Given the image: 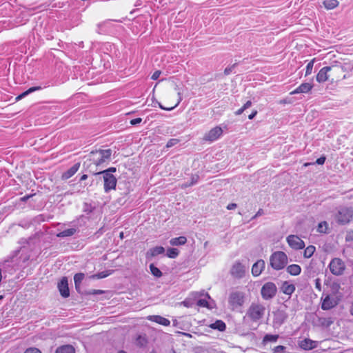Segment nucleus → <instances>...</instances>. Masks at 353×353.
<instances>
[{"mask_svg":"<svg viewBox=\"0 0 353 353\" xmlns=\"http://www.w3.org/2000/svg\"><path fill=\"white\" fill-rule=\"evenodd\" d=\"M265 307L260 303H252L248 307L244 319H248L252 322H258L264 316Z\"/></svg>","mask_w":353,"mask_h":353,"instance_id":"1","label":"nucleus"},{"mask_svg":"<svg viewBox=\"0 0 353 353\" xmlns=\"http://www.w3.org/2000/svg\"><path fill=\"white\" fill-rule=\"evenodd\" d=\"M288 263V256L282 251H276L272 253L270 257V264L275 270L283 269Z\"/></svg>","mask_w":353,"mask_h":353,"instance_id":"2","label":"nucleus"},{"mask_svg":"<svg viewBox=\"0 0 353 353\" xmlns=\"http://www.w3.org/2000/svg\"><path fill=\"white\" fill-rule=\"evenodd\" d=\"M111 154L112 150L110 149L95 150L90 153L89 159L95 165L99 166L109 160Z\"/></svg>","mask_w":353,"mask_h":353,"instance_id":"3","label":"nucleus"},{"mask_svg":"<svg viewBox=\"0 0 353 353\" xmlns=\"http://www.w3.org/2000/svg\"><path fill=\"white\" fill-rule=\"evenodd\" d=\"M229 304L233 309L241 307L245 302V294L240 291H233L230 294Z\"/></svg>","mask_w":353,"mask_h":353,"instance_id":"4","label":"nucleus"},{"mask_svg":"<svg viewBox=\"0 0 353 353\" xmlns=\"http://www.w3.org/2000/svg\"><path fill=\"white\" fill-rule=\"evenodd\" d=\"M329 268L332 274L340 276L343 274L345 269V265L341 259L334 258L330 261Z\"/></svg>","mask_w":353,"mask_h":353,"instance_id":"5","label":"nucleus"},{"mask_svg":"<svg viewBox=\"0 0 353 353\" xmlns=\"http://www.w3.org/2000/svg\"><path fill=\"white\" fill-rule=\"evenodd\" d=\"M353 219V208H344L340 210L336 216L337 222L345 225L348 223Z\"/></svg>","mask_w":353,"mask_h":353,"instance_id":"6","label":"nucleus"},{"mask_svg":"<svg viewBox=\"0 0 353 353\" xmlns=\"http://www.w3.org/2000/svg\"><path fill=\"white\" fill-rule=\"evenodd\" d=\"M277 291L276 285L272 282L265 283L261 288V294L265 300L272 299Z\"/></svg>","mask_w":353,"mask_h":353,"instance_id":"7","label":"nucleus"},{"mask_svg":"<svg viewBox=\"0 0 353 353\" xmlns=\"http://www.w3.org/2000/svg\"><path fill=\"white\" fill-rule=\"evenodd\" d=\"M104 180V191L109 192L112 190H115L117 180L116 177L110 173H105L103 174Z\"/></svg>","mask_w":353,"mask_h":353,"instance_id":"8","label":"nucleus"},{"mask_svg":"<svg viewBox=\"0 0 353 353\" xmlns=\"http://www.w3.org/2000/svg\"><path fill=\"white\" fill-rule=\"evenodd\" d=\"M334 68H338L337 65H332L330 66H325L322 68L318 72L316 77V79L319 83H323L328 79V72Z\"/></svg>","mask_w":353,"mask_h":353,"instance_id":"9","label":"nucleus"},{"mask_svg":"<svg viewBox=\"0 0 353 353\" xmlns=\"http://www.w3.org/2000/svg\"><path fill=\"white\" fill-rule=\"evenodd\" d=\"M223 133L222 128L219 126H216L212 129H211L208 132H207L203 139L206 141L212 142L218 139Z\"/></svg>","mask_w":353,"mask_h":353,"instance_id":"10","label":"nucleus"},{"mask_svg":"<svg viewBox=\"0 0 353 353\" xmlns=\"http://www.w3.org/2000/svg\"><path fill=\"white\" fill-rule=\"evenodd\" d=\"M287 241L289 245L295 250L303 249L305 243L299 237L295 235H290L287 237Z\"/></svg>","mask_w":353,"mask_h":353,"instance_id":"11","label":"nucleus"},{"mask_svg":"<svg viewBox=\"0 0 353 353\" xmlns=\"http://www.w3.org/2000/svg\"><path fill=\"white\" fill-rule=\"evenodd\" d=\"M245 272V267L240 262H236L232 267L231 274L236 278H242Z\"/></svg>","mask_w":353,"mask_h":353,"instance_id":"12","label":"nucleus"},{"mask_svg":"<svg viewBox=\"0 0 353 353\" xmlns=\"http://www.w3.org/2000/svg\"><path fill=\"white\" fill-rule=\"evenodd\" d=\"M58 289L61 295L67 298L70 296V290L68 288V282L67 277H63L61 281L58 283Z\"/></svg>","mask_w":353,"mask_h":353,"instance_id":"13","label":"nucleus"},{"mask_svg":"<svg viewBox=\"0 0 353 353\" xmlns=\"http://www.w3.org/2000/svg\"><path fill=\"white\" fill-rule=\"evenodd\" d=\"M321 309L323 310H329L334 307L337 304L334 299H331L330 295H327L324 299L321 298Z\"/></svg>","mask_w":353,"mask_h":353,"instance_id":"14","label":"nucleus"},{"mask_svg":"<svg viewBox=\"0 0 353 353\" xmlns=\"http://www.w3.org/2000/svg\"><path fill=\"white\" fill-rule=\"evenodd\" d=\"M265 267V261L262 259L258 260L252 268V274L254 276H259Z\"/></svg>","mask_w":353,"mask_h":353,"instance_id":"15","label":"nucleus"},{"mask_svg":"<svg viewBox=\"0 0 353 353\" xmlns=\"http://www.w3.org/2000/svg\"><path fill=\"white\" fill-rule=\"evenodd\" d=\"M299 345L301 348L305 350H312L317 347V341L310 339H305L299 342Z\"/></svg>","mask_w":353,"mask_h":353,"instance_id":"16","label":"nucleus"},{"mask_svg":"<svg viewBox=\"0 0 353 353\" xmlns=\"http://www.w3.org/2000/svg\"><path fill=\"white\" fill-rule=\"evenodd\" d=\"M147 319L149 321L155 322L158 324L164 325V326H168L170 324V321L169 319L163 317L159 315H150L147 317Z\"/></svg>","mask_w":353,"mask_h":353,"instance_id":"17","label":"nucleus"},{"mask_svg":"<svg viewBox=\"0 0 353 353\" xmlns=\"http://www.w3.org/2000/svg\"><path fill=\"white\" fill-rule=\"evenodd\" d=\"M313 88V85L310 83H303L299 87H297L290 94H299V93H308Z\"/></svg>","mask_w":353,"mask_h":353,"instance_id":"18","label":"nucleus"},{"mask_svg":"<svg viewBox=\"0 0 353 353\" xmlns=\"http://www.w3.org/2000/svg\"><path fill=\"white\" fill-rule=\"evenodd\" d=\"M80 163H76L70 169L62 174L61 178L66 180L72 177L79 169Z\"/></svg>","mask_w":353,"mask_h":353,"instance_id":"19","label":"nucleus"},{"mask_svg":"<svg viewBox=\"0 0 353 353\" xmlns=\"http://www.w3.org/2000/svg\"><path fill=\"white\" fill-rule=\"evenodd\" d=\"M295 289V285L288 281H284L281 287L282 292L290 296L294 292Z\"/></svg>","mask_w":353,"mask_h":353,"instance_id":"20","label":"nucleus"},{"mask_svg":"<svg viewBox=\"0 0 353 353\" xmlns=\"http://www.w3.org/2000/svg\"><path fill=\"white\" fill-rule=\"evenodd\" d=\"M199 296H205L203 299H199L197 302L196 305L200 307H210L209 303L208 302L206 299H210V296L208 293L203 292H196V293Z\"/></svg>","mask_w":353,"mask_h":353,"instance_id":"21","label":"nucleus"},{"mask_svg":"<svg viewBox=\"0 0 353 353\" xmlns=\"http://www.w3.org/2000/svg\"><path fill=\"white\" fill-rule=\"evenodd\" d=\"M164 252H165V249L163 247L157 246V247H154V248L149 250L147 252L146 255H147V257H149V256L153 257V256H157L159 254H161L164 253Z\"/></svg>","mask_w":353,"mask_h":353,"instance_id":"22","label":"nucleus"},{"mask_svg":"<svg viewBox=\"0 0 353 353\" xmlns=\"http://www.w3.org/2000/svg\"><path fill=\"white\" fill-rule=\"evenodd\" d=\"M338 65V68H334L336 71L339 69H341L344 72H349L353 70V62L352 61L345 62L343 63H339V65Z\"/></svg>","mask_w":353,"mask_h":353,"instance_id":"23","label":"nucleus"},{"mask_svg":"<svg viewBox=\"0 0 353 353\" xmlns=\"http://www.w3.org/2000/svg\"><path fill=\"white\" fill-rule=\"evenodd\" d=\"M318 322L321 326L329 327L334 323V319L332 317H319Z\"/></svg>","mask_w":353,"mask_h":353,"instance_id":"24","label":"nucleus"},{"mask_svg":"<svg viewBox=\"0 0 353 353\" xmlns=\"http://www.w3.org/2000/svg\"><path fill=\"white\" fill-rule=\"evenodd\" d=\"M287 272L293 276L299 275L301 272V268L297 264L290 265L287 268Z\"/></svg>","mask_w":353,"mask_h":353,"instance_id":"25","label":"nucleus"},{"mask_svg":"<svg viewBox=\"0 0 353 353\" xmlns=\"http://www.w3.org/2000/svg\"><path fill=\"white\" fill-rule=\"evenodd\" d=\"M187 242V239L184 236H181L176 238H172L170 241L171 245L177 246L184 245Z\"/></svg>","mask_w":353,"mask_h":353,"instance_id":"26","label":"nucleus"},{"mask_svg":"<svg viewBox=\"0 0 353 353\" xmlns=\"http://www.w3.org/2000/svg\"><path fill=\"white\" fill-rule=\"evenodd\" d=\"M74 348L70 345H65L58 347L56 353H74Z\"/></svg>","mask_w":353,"mask_h":353,"instance_id":"27","label":"nucleus"},{"mask_svg":"<svg viewBox=\"0 0 353 353\" xmlns=\"http://www.w3.org/2000/svg\"><path fill=\"white\" fill-rule=\"evenodd\" d=\"M76 232H77L76 228H69V229H66V230L58 233L57 236L58 237H61V238L71 236L74 235L76 233Z\"/></svg>","mask_w":353,"mask_h":353,"instance_id":"28","label":"nucleus"},{"mask_svg":"<svg viewBox=\"0 0 353 353\" xmlns=\"http://www.w3.org/2000/svg\"><path fill=\"white\" fill-rule=\"evenodd\" d=\"M323 4L327 10H332L338 6L339 1L337 0H324Z\"/></svg>","mask_w":353,"mask_h":353,"instance_id":"29","label":"nucleus"},{"mask_svg":"<svg viewBox=\"0 0 353 353\" xmlns=\"http://www.w3.org/2000/svg\"><path fill=\"white\" fill-rule=\"evenodd\" d=\"M84 274L83 273H77L74 276V281L76 289L78 290V289L80 287V285L81 283V281L84 279Z\"/></svg>","mask_w":353,"mask_h":353,"instance_id":"30","label":"nucleus"},{"mask_svg":"<svg viewBox=\"0 0 353 353\" xmlns=\"http://www.w3.org/2000/svg\"><path fill=\"white\" fill-rule=\"evenodd\" d=\"M210 327L219 331H223L225 330L226 325L223 321L217 320L215 321V323H212Z\"/></svg>","mask_w":353,"mask_h":353,"instance_id":"31","label":"nucleus"},{"mask_svg":"<svg viewBox=\"0 0 353 353\" xmlns=\"http://www.w3.org/2000/svg\"><path fill=\"white\" fill-rule=\"evenodd\" d=\"M279 339V335L277 334H266L263 337V343L265 345L266 343L269 342H276L277 339Z\"/></svg>","mask_w":353,"mask_h":353,"instance_id":"32","label":"nucleus"},{"mask_svg":"<svg viewBox=\"0 0 353 353\" xmlns=\"http://www.w3.org/2000/svg\"><path fill=\"white\" fill-rule=\"evenodd\" d=\"M315 250L316 248L314 245L307 246L304 250V257L307 259L310 258L314 253Z\"/></svg>","mask_w":353,"mask_h":353,"instance_id":"33","label":"nucleus"},{"mask_svg":"<svg viewBox=\"0 0 353 353\" xmlns=\"http://www.w3.org/2000/svg\"><path fill=\"white\" fill-rule=\"evenodd\" d=\"M150 270L152 274L154 276L159 278L162 276V272H161V270L157 267H156L153 263L150 265Z\"/></svg>","mask_w":353,"mask_h":353,"instance_id":"34","label":"nucleus"},{"mask_svg":"<svg viewBox=\"0 0 353 353\" xmlns=\"http://www.w3.org/2000/svg\"><path fill=\"white\" fill-rule=\"evenodd\" d=\"M328 229V224L326 221H321L319 223L317 232L319 233H327Z\"/></svg>","mask_w":353,"mask_h":353,"instance_id":"35","label":"nucleus"},{"mask_svg":"<svg viewBox=\"0 0 353 353\" xmlns=\"http://www.w3.org/2000/svg\"><path fill=\"white\" fill-rule=\"evenodd\" d=\"M179 254V251L176 248H168L167 250V256L169 258L174 259L176 258Z\"/></svg>","mask_w":353,"mask_h":353,"instance_id":"36","label":"nucleus"},{"mask_svg":"<svg viewBox=\"0 0 353 353\" xmlns=\"http://www.w3.org/2000/svg\"><path fill=\"white\" fill-rule=\"evenodd\" d=\"M41 86H34V87H31L28 90H27L26 91L23 92V93H21L20 94L21 97H22V99L25 97H26L28 94L34 92V91H37V90H41Z\"/></svg>","mask_w":353,"mask_h":353,"instance_id":"37","label":"nucleus"},{"mask_svg":"<svg viewBox=\"0 0 353 353\" xmlns=\"http://www.w3.org/2000/svg\"><path fill=\"white\" fill-rule=\"evenodd\" d=\"M147 339L145 336H138L136 340V343L137 345L140 347H143L147 344Z\"/></svg>","mask_w":353,"mask_h":353,"instance_id":"38","label":"nucleus"},{"mask_svg":"<svg viewBox=\"0 0 353 353\" xmlns=\"http://www.w3.org/2000/svg\"><path fill=\"white\" fill-rule=\"evenodd\" d=\"M108 275H110V273H108V272L103 271V272H99L98 274L92 275L90 276V278L93 279H99L105 278Z\"/></svg>","mask_w":353,"mask_h":353,"instance_id":"39","label":"nucleus"},{"mask_svg":"<svg viewBox=\"0 0 353 353\" xmlns=\"http://www.w3.org/2000/svg\"><path fill=\"white\" fill-rule=\"evenodd\" d=\"M314 61L315 59H313L307 63L306 66L305 76L310 75L312 73Z\"/></svg>","mask_w":353,"mask_h":353,"instance_id":"40","label":"nucleus"},{"mask_svg":"<svg viewBox=\"0 0 353 353\" xmlns=\"http://www.w3.org/2000/svg\"><path fill=\"white\" fill-rule=\"evenodd\" d=\"M178 95L179 96V97L177 103L175 104L174 106L171 107V108H165L161 104L159 103V108L162 110H168V111L172 110L175 107H176L179 104V103L182 100L180 92H178Z\"/></svg>","mask_w":353,"mask_h":353,"instance_id":"41","label":"nucleus"},{"mask_svg":"<svg viewBox=\"0 0 353 353\" xmlns=\"http://www.w3.org/2000/svg\"><path fill=\"white\" fill-rule=\"evenodd\" d=\"M116 171H117L116 168L111 167V168H109L108 169H107L105 170L98 172L95 173L94 174H105V173H110V174H112V172H115Z\"/></svg>","mask_w":353,"mask_h":353,"instance_id":"42","label":"nucleus"},{"mask_svg":"<svg viewBox=\"0 0 353 353\" xmlns=\"http://www.w3.org/2000/svg\"><path fill=\"white\" fill-rule=\"evenodd\" d=\"M179 141L177 139H171L168 141V143L166 144V147L171 148V147L175 145L176 144H177L179 143Z\"/></svg>","mask_w":353,"mask_h":353,"instance_id":"43","label":"nucleus"},{"mask_svg":"<svg viewBox=\"0 0 353 353\" xmlns=\"http://www.w3.org/2000/svg\"><path fill=\"white\" fill-rule=\"evenodd\" d=\"M104 292H105L101 290H91L87 292V294L97 295V294H102Z\"/></svg>","mask_w":353,"mask_h":353,"instance_id":"44","label":"nucleus"},{"mask_svg":"<svg viewBox=\"0 0 353 353\" xmlns=\"http://www.w3.org/2000/svg\"><path fill=\"white\" fill-rule=\"evenodd\" d=\"M198 179H199V176H194L192 177V179H191V183L190 184H185L184 186L185 187H188V186H190V185H192L194 184H196L198 181Z\"/></svg>","mask_w":353,"mask_h":353,"instance_id":"45","label":"nucleus"},{"mask_svg":"<svg viewBox=\"0 0 353 353\" xmlns=\"http://www.w3.org/2000/svg\"><path fill=\"white\" fill-rule=\"evenodd\" d=\"M24 353H41V352L37 348L31 347L27 349Z\"/></svg>","mask_w":353,"mask_h":353,"instance_id":"46","label":"nucleus"},{"mask_svg":"<svg viewBox=\"0 0 353 353\" xmlns=\"http://www.w3.org/2000/svg\"><path fill=\"white\" fill-rule=\"evenodd\" d=\"M285 350V347L283 345H278L274 347V351L276 353L283 352Z\"/></svg>","mask_w":353,"mask_h":353,"instance_id":"47","label":"nucleus"},{"mask_svg":"<svg viewBox=\"0 0 353 353\" xmlns=\"http://www.w3.org/2000/svg\"><path fill=\"white\" fill-rule=\"evenodd\" d=\"M314 282H315V288L319 291H321V279L317 278V279H315Z\"/></svg>","mask_w":353,"mask_h":353,"instance_id":"48","label":"nucleus"},{"mask_svg":"<svg viewBox=\"0 0 353 353\" xmlns=\"http://www.w3.org/2000/svg\"><path fill=\"white\" fill-rule=\"evenodd\" d=\"M325 159H326L325 157L322 156L316 159V163L318 165H323V164H324Z\"/></svg>","mask_w":353,"mask_h":353,"instance_id":"49","label":"nucleus"},{"mask_svg":"<svg viewBox=\"0 0 353 353\" xmlns=\"http://www.w3.org/2000/svg\"><path fill=\"white\" fill-rule=\"evenodd\" d=\"M235 66V64H234L232 66H230V67H227L225 70H224V74L225 75H229L232 71V69L234 68Z\"/></svg>","mask_w":353,"mask_h":353,"instance_id":"50","label":"nucleus"},{"mask_svg":"<svg viewBox=\"0 0 353 353\" xmlns=\"http://www.w3.org/2000/svg\"><path fill=\"white\" fill-rule=\"evenodd\" d=\"M161 74V72L160 70H157V71H155V72L152 74V77H151V78H152V79H153V80H157V79L159 77V76H160V74Z\"/></svg>","mask_w":353,"mask_h":353,"instance_id":"51","label":"nucleus"},{"mask_svg":"<svg viewBox=\"0 0 353 353\" xmlns=\"http://www.w3.org/2000/svg\"><path fill=\"white\" fill-rule=\"evenodd\" d=\"M141 121H142V119L141 118H136V119H132L130 121V123L132 125H137V124L141 123Z\"/></svg>","mask_w":353,"mask_h":353,"instance_id":"52","label":"nucleus"},{"mask_svg":"<svg viewBox=\"0 0 353 353\" xmlns=\"http://www.w3.org/2000/svg\"><path fill=\"white\" fill-rule=\"evenodd\" d=\"M26 3L28 6H32L35 4L39 0H23Z\"/></svg>","mask_w":353,"mask_h":353,"instance_id":"53","label":"nucleus"},{"mask_svg":"<svg viewBox=\"0 0 353 353\" xmlns=\"http://www.w3.org/2000/svg\"><path fill=\"white\" fill-rule=\"evenodd\" d=\"M237 205L236 203H230L227 206V209L229 210H234L236 208Z\"/></svg>","mask_w":353,"mask_h":353,"instance_id":"54","label":"nucleus"},{"mask_svg":"<svg viewBox=\"0 0 353 353\" xmlns=\"http://www.w3.org/2000/svg\"><path fill=\"white\" fill-rule=\"evenodd\" d=\"M252 105V102L251 101H248L243 106V108H244V110H245L246 109H248V108H250V106Z\"/></svg>","mask_w":353,"mask_h":353,"instance_id":"55","label":"nucleus"},{"mask_svg":"<svg viewBox=\"0 0 353 353\" xmlns=\"http://www.w3.org/2000/svg\"><path fill=\"white\" fill-rule=\"evenodd\" d=\"M256 114H257L256 110H254V112H252V113L248 116L249 119H254V117L256 115Z\"/></svg>","mask_w":353,"mask_h":353,"instance_id":"56","label":"nucleus"},{"mask_svg":"<svg viewBox=\"0 0 353 353\" xmlns=\"http://www.w3.org/2000/svg\"><path fill=\"white\" fill-rule=\"evenodd\" d=\"M32 196V194H30V195H26L23 197H22L21 199V200L22 201H27Z\"/></svg>","mask_w":353,"mask_h":353,"instance_id":"57","label":"nucleus"},{"mask_svg":"<svg viewBox=\"0 0 353 353\" xmlns=\"http://www.w3.org/2000/svg\"><path fill=\"white\" fill-rule=\"evenodd\" d=\"M244 110H244V108L242 107V108H241L240 109H239V110L235 112V114H236V115H240V114H241L244 112Z\"/></svg>","mask_w":353,"mask_h":353,"instance_id":"58","label":"nucleus"},{"mask_svg":"<svg viewBox=\"0 0 353 353\" xmlns=\"http://www.w3.org/2000/svg\"><path fill=\"white\" fill-rule=\"evenodd\" d=\"M263 214V210L262 209H259V211L256 213V216H261Z\"/></svg>","mask_w":353,"mask_h":353,"instance_id":"59","label":"nucleus"},{"mask_svg":"<svg viewBox=\"0 0 353 353\" xmlns=\"http://www.w3.org/2000/svg\"><path fill=\"white\" fill-rule=\"evenodd\" d=\"M88 179V175L87 174H83L80 179L81 181H84L85 179Z\"/></svg>","mask_w":353,"mask_h":353,"instance_id":"60","label":"nucleus"},{"mask_svg":"<svg viewBox=\"0 0 353 353\" xmlns=\"http://www.w3.org/2000/svg\"><path fill=\"white\" fill-rule=\"evenodd\" d=\"M109 21H104L101 23L98 24V28H100L101 26H104L105 23H107Z\"/></svg>","mask_w":353,"mask_h":353,"instance_id":"61","label":"nucleus"},{"mask_svg":"<svg viewBox=\"0 0 353 353\" xmlns=\"http://www.w3.org/2000/svg\"><path fill=\"white\" fill-rule=\"evenodd\" d=\"M21 99L22 97H21L20 94L16 97L17 101L21 100Z\"/></svg>","mask_w":353,"mask_h":353,"instance_id":"62","label":"nucleus"},{"mask_svg":"<svg viewBox=\"0 0 353 353\" xmlns=\"http://www.w3.org/2000/svg\"><path fill=\"white\" fill-rule=\"evenodd\" d=\"M350 314L353 316V305H352L350 308Z\"/></svg>","mask_w":353,"mask_h":353,"instance_id":"63","label":"nucleus"},{"mask_svg":"<svg viewBox=\"0 0 353 353\" xmlns=\"http://www.w3.org/2000/svg\"><path fill=\"white\" fill-rule=\"evenodd\" d=\"M117 353H127V352L124 350H120Z\"/></svg>","mask_w":353,"mask_h":353,"instance_id":"64","label":"nucleus"}]
</instances>
